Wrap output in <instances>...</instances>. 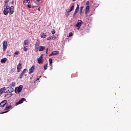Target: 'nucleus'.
<instances>
[{"label": "nucleus", "mask_w": 131, "mask_h": 131, "mask_svg": "<svg viewBox=\"0 0 131 131\" xmlns=\"http://www.w3.org/2000/svg\"><path fill=\"white\" fill-rule=\"evenodd\" d=\"M23 89V85H20L18 87H17L15 89V93L16 94H19L22 92V89Z\"/></svg>", "instance_id": "f257e3e1"}, {"label": "nucleus", "mask_w": 131, "mask_h": 131, "mask_svg": "<svg viewBox=\"0 0 131 131\" xmlns=\"http://www.w3.org/2000/svg\"><path fill=\"white\" fill-rule=\"evenodd\" d=\"M12 105H11V103H7L5 108L4 110H6V111L4 112L3 113H7V112H9L10 109H11Z\"/></svg>", "instance_id": "f03ea898"}, {"label": "nucleus", "mask_w": 131, "mask_h": 131, "mask_svg": "<svg viewBox=\"0 0 131 131\" xmlns=\"http://www.w3.org/2000/svg\"><path fill=\"white\" fill-rule=\"evenodd\" d=\"M38 64H42L43 63V54H41L39 58L37 59Z\"/></svg>", "instance_id": "7ed1b4c3"}, {"label": "nucleus", "mask_w": 131, "mask_h": 131, "mask_svg": "<svg viewBox=\"0 0 131 131\" xmlns=\"http://www.w3.org/2000/svg\"><path fill=\"white\" fill-rule=\"evenodd\" d=\"M7 48H8V42L7 41L4 40L3 42V51H6L7 50Z\"/></svg>", "instance_id": "20e7f679"}, {"label": "nucleus", "mask_w": 131, "mask_h": 131, "mask_svg": "<svg viewBox=\"0 0 131 131\" xmlns=\"http://www.w3.org/2000/svg\"><path fill=\"white\" fill-rule=\"evenodd\" d=\"M6 8L4 9L3 13L4 15H7L9 14V12H10V6H5Z\"/></svg>", "instance_id": "39448f33"}, {"label": "nucleus", "mask_w": 131, "mask_h": 131, "mask_svg": "<svg viewBox=\"0 0 131 131\" xmlns=\"http://www.w3.org/2000/svg\"><path fill=\"white\" fill-rule=\"evenodd\" d=\"M81 25H82V21H81V20H78L75 26L76 27H77L79 29L80 28V27H81Z\"/></svg>", "instance_id": "423d86ee"}, {"label": "nucleus", "mask_w": 131, "mask_h": 131, "mask_svg": "<svg viewBox=\"0 0 131 131\" xmlns=\"http://www.w3.org/2000/svg\"><path fill=\"white\" fill-rule=\"evenodd\" d=\"M39 45H40V43L39 41L37 40L35 44V49L36 51H38V47H39Z\"/></svg>", "instance_id": "0eeeda50"}, {"label": "nucleus", "mask_w": 131, "mask_h": 131, "mask_svg": "<svg viewBox=\"0 0 131 131\" xmlns=\"http://www.w3.org/2000/svg\"><path fill=\"white\" fill-rule=\"evenodd\" d=\"M24 101H26V99L24 98L21 99V100H19L16 103L15 105L17 106L19 105V104H22Z\"/></svg>", "instance_id": "6e6552de"}, {"label": "nucleus", "mask_w": 131, "mask_h": 131, "mask_svg": "<svg viewBox=\"0 0 131 131\" xmlns=\"http://www.w3.org/2000/svg\"><path fill=\"white\" fill-rule=\"evenodd\" d=\"M35 68V66L33 65L29 70V74H31V73H33L34 72V69Z\"/></svg>", "instance_id": "1a4fd4ad"}, {"label": "nucleus", "mask_w": 131, "mask_h": 131, "mask_svg": "<svg viewBox=\"0 0 131 131\" xmlns=\"http://www.w3.org/2000/svg\"><path fill=\"white\" fill-rule=\"evenodd\" d=\"M59 53L58 51H53L50 55L49 56L51 57V56H55L56 55H59Z\"/></svg>", "instance_id": "9d476101"}, {"label": "nucleus", "mask_w": 131, "mask_h": 131, "mask_svg": "<svg viewBox=\"0 0 131 131\" xmlns=\"http://www.w3.org/2000/svg\"><path fill=\"white\" fill-rule=\"evenodd\" d=\"M21 69H22V64H21V63H19L17 67V72H20Z\"/></svg>", "instance_id": "9b49d317"}, {"label": "nucleus", "mask_w": 131, "mask_h": 131, "mask_svg": "<svg viewBox=\"0 0 131 131\" xmlns=\"http://www.w3.org/2000/svg\"><path fill=\"white\" fill-rule=\"evenodd\" d=\"M7 103H8V101L3 100L0 103V107H4L5 105H6Z\"/></svg>", "instance_id": "f8f14e48"}, {"label": "nucleus", "mask_w": 131, "mask_h": 131, "mask_svg": "<svg viewBox=\"0 0 131 131\" xmlns=\"http://www.w3.org/2000/svg\"><path fill=\"white\" fill-rule=\"evenodd\" d=\"M70 10H67V13H70V12H72L74 10V4L72 6L70 7Z\"/></svg>", "instance_id": "ddd939ff"}, {"label": "nucleus", "mask_w": 131, "mask_h": 131, "mask_svg": "<svg viewBox=\"0 0 131 131\" xmlns=\"http://www.w3.org/2000/svg\"><path fill=\"white\" fill-rule=\"evenodd\" d=\"M38 50L39 51V52H41L43 51V50H46V47L45 46H39L38 48Z\"/></svg>", "instance_id": "4468645a"}, {"label": "nucleus", "mask_w": 131, "mask_h": 131, "mask_svg": "<svg viewBox=\"0 0 131 131\" xmlns=\"http://www.w3.org/2000/svg\"><path fill=\"white\" fill-rule=\"evenodd\" d=\"M6 91V87L2 88L0 89V96L4 94V92Z\"/></svg>", "instance_id": "2eb2a0df"}, {"label": "nucleus", "mask_w": 131, "mask_h": 131, "mask_svg": "<svg viewBox=\"0 0 131 131\" xmlns=\"http://www.w3.org/2000/svg\"><path fill=\"white\" fill-rule=\"evenodd\" d=\"M40 37L41 38H46L47 37V34L46 33H41Z\"/></svg>", "instance_id": "dca6fc26"}, {"label": "nucleus", "mask_w": 131, "mask_h": 131, "mask_svg": "<svg viewBox=\"0 0 131 131\" xmlns=\"http://www.w3.org/2000/svg\"><path fill=\"white\" fill-rule=\"evenodd\" d=\"M79 11V9H75V12H74V14H73V17L74 18L75 17L77 13H78Z\"/></svg>", "instance_id": "f3484780"}, {"label": "nucleus", "mask_w": 131, "mask_h": 131, "mask_svg": "<svg viewBox=\"0 0 131 131\" xmlns=\"http://www.w3.org/2000/svg\"><path fill=\"white\" fill-rule=\"evenodd\" d=\"M27 48H28V45H25L24 44V51L25 52H27V50H28Z\"/></svg>", "instance_id": "a211bd4d"}, {"label": "nucleus", "mask_w": 131, "mask_h": 131, "mask_svg": "<svg viewBox=\"0 0 131 131\" xmlns=\"http://www.w3.org/2000/svg\"><path fill=\"white\" fill-rule=\"evenodd\" d=\"M89 11H90V6H86L85 11V14H88V13H89Z\"/></svg>", "instance_id": "6ab92c4d"}, {"label": "nucleus", "mask_w": 131, "mask_h": 131, "mask_svg": "<svg viewBox=\"0 0 131 131\" xmlns=\"http://www.w3.org/2000/svg\"><path fill=\"white\" fill-rule=\"evenodd\" d=\"M24 45H25L26 46H29V40H25Z\"/></svg>", "instance_id": "aec40b11"}, {"label": "nucleus", "mask_w": 131, "mask_h": 131, "mask_svg": "<svg viewBox=\"0 0 131 131\" xmlns=\"http://www.w3.org/2000/svg\"><path fill=\"white\" fill-rule=\"evenodd\" d=\"M9 0H5L4 1V3H5V4H4V7H7V6H8V3H9Z\"/></svg>", "instance_id": "412c9836"}, {"label": "nucleus", "mask_w": 131, "mask_h": 131, "mask_svg": "<svg viewBox=\"0 0 131 131\" xmlns=\"http://www.w3.org/2000/svg\"><path fill=\"white\" fill-rule=\"evenodd\" d=\"M12 97V94H7L5 95V98L7 99H9V98H11Z\"/></svg>", "instance_id": "4be33fe9"}, {"label": "nucleus", "mask_w": 131, "mask_h": 131, "mask_svg": "<svg viewBox=\"0 0 131 131\" xmlns=\"http://www.w3.org/2000/svg\"><path fill=\"white\" fill-rule=\"evenodd\" d=\"M1 63H6L7 62V58H4L1 60Z\"/></svg>", "instance_id": "5701e85b"}, {"label": "nucleus", "mask_w": 131, "mask_h": 131, "mask_svg": "<svg viewBox=\"0 0 131 131\" xmlns=\"http://www.w3.org/2000/svg\"><path fill=\"white\" fill-rule=\"evenodd\" d=\"M56 38H58V36L57 35L52 36V39H53V40H55V39H56Z\"/></svg>", "instance_id": "b1692460"}, {"label": "nucleus", "mask_w": 131, "mask_h": 131, "mask_svg": "<svg viewBox=\"0 0 131 131\" xmlns=\"http://www.w3.org/2000/svg\"><path fill=\"white\" fill-rule=\"evenodd\" d=\"M25 74H23V73H21L20 74V75H19V79H22V78H23V77L24 76Z\"/></svg>", "instance_id": "393cba45"}, {"label": "nucleus", "mask_w": 131, "mask_h": 131, "mask_svg": "<svg viewBox=\"0 0 131 131\" xmlns=\"http://www.w3.org/2000/svg\"><path fill=\"white\" fill-rule=\"evenodd\" d=\"M43 68L44 70H47L48 69V63L44 66Z\"/></svg>", "instance_id": "a878e982"}, {"label": "nucleus", "mask_w": 131, "mask_h": 131, "mask_svg": "<svg viewBox=\"0 0 131 131\" xmlns=\"http://www.w3.org/2000/svg\"><path fill=\"white\" fill-rule=\"evenodd\" d=\"M49 63L50 64H51L52 65V64H53V59L52 58H49Z\"/></svg>", "instance_id": "bb28decb"}, {"label": "nucleus", "mask_w": 131, "mask_h": 131, "mask_svg": "<svg viewBox=\"0 0 131 131\" xmlns=\"http://www.w3.org/2000/svg\"><path fill=\"white\" fill-rule=\"evenodd\" d=\"M9 14L10 15H13L14 14V10H9Z\"/></svg>", "instance_id": "cd10ccee"}, {"label": "nucleus", "mask_w": 131, "mask_h": 131, "mask_svg": "<svg viewBox=\"0 0 131 131\" xmlns=\"http://www.w3.org/2000/svg\"><path fill=\"white\" fill-rule=\"evenodd\" d=\"M85 5L86 7L90 6V1H86Z\"/></svg>", "instance_id": "c85d7f7f"}, {"label": "nucleus", "mask_w": 131, "mask_h": 131, "mask_svg": "<svg viewBox=\"0 0 131 131\" xmlns=\"http://www.w3.org/2000/svg\"><path fill=\"white\" fill-rule=\"evenodd\" d=\"M73 36V33H72V32H70L69 34V36H68V37H71V36Z\"/></svg>", "instance_id": "c756f323"}, {"label": "nucleus", "mask_w": 131, "mask_h": 131, "mask_svg": "<svg viewBox=\"0 0 131 131\" xmlns=\"http://www.w3.org/2000/svg\"><path fill=\"white\" fill-rule=\"evenodd\" d=\"M10 10L14 11V10H15V7L14 6H11Z\"/></svg>", "instance_id": "7c9ffc66"}, {"label": "nucleus", "mask_w": 131, "mask_h": 131, "mask_svg": "<svg viewBox=\"0 0 131 131\" xmlns=\"http://www.w3.org/2000/svg\"><path fill=\"white\" fill-rule=\"evenodd\" d=\"M51 32L52 34H55L56 33V31L55 30V29H52Z\"/></svg>", "instance_id": "2f4dec72"}, {"label": "nucleus", "mask_w": 131, "mask_h": 131, "mask_svg": "<svg viewBox=\"0 0 131 131\" xmlns=\"http://www.w3.org/2000/svg\"><path fill=\"white\" fill-rule=\"evenodd\" d=\"M27 71V69H25L21 73H23L24 74H25V73Z\"/></svg>", "instance_id": "473e14b6"}, {"label": "nucleus", "mask_w": 131, "mask_h": 131, "mask_svg": "<svg viewBox=\"0 0 131 131\" xmlns=\"http://www.w3.org/2000/svg\"><path fill=\"white\" fill-rule=\"evenodd\" d=\"M19 51H16L15 53H14V55H19Z\"/></svg>", "instance_id": "72a5a7b5"}, {"label": "nucleus", "mask_w": 131, "mask_h": 131, "mask_svg": "<svg viewBox=\"0 0 131 131\" xmlns=\"http://www.w3.org/2000/svg\"><path fill=\"white\" fill-rule=\"evenodd\" d=\"M7 56H11V53H10L9 51H7Z\"/></svg>", "instance_id": "f704fd0d"}, {"label": "nucleus", "mask_w": 131, "mask_h": 131, "mask_svg": "<svg viewBox=\"0 0 131 131\" xmlns=\"http://www.w3.org/2000/svg\"><path fill=\"white\" fill-rule=\"evenodd\" d=\"M15 82H13L11 84V86L14 87L15 86Z\"/></svg>", "instance_id": "c9c22d12"}, {"label": "nucleus", "mask_w": 131, "mask_h": 131, "mask_svg": "<svg viewBox=\"0 0 131 131\" xmlns=\"http://www.w3.org/2000/svg\"><path fill=\"white\" fill-rule=\"evenodd\" d=\"M76 9H78V10H79V5L77 4V7H76Z\"/></svg>", "instance_id": "e433bc0d"}, {"label": "nucleus", "mask_w": 131, "mask_h": 131, "mask_svg": "<svg viewBox=\"0 0 131 131\" xmlns=\"http://www.w3.org/2000/svg\"><path fill=\"white\" fill-rule=\"evenodd\" d=\"M28 8H29V9H31V5L29 4V5H28Z\"/></svg>", "instance_id": "4c0bfd02"}, {"label": "nucleus", "mask_w": 131, "mask_h": 131, "mask_svg": "<svg viewBox=\"0 0 131 131\" xmlns=\"http://www.w3.org/2000/svg\"><path fill=\"white\" fill-rule=\"evenodd\" d=\"M83 8H84L83 6H81V7H80V11H82V10H83Z\"/></svg>", "instance_id": "58836bf2"}, {"label": "nucleus", "mask_w": 131, "mask_h": 131, "mask_svg": "<svg viewBox=\"0 0 131 131\" xmlns=\"http://www.w3.org/2000/svg\"><path fill=\"white\" fill-rule=\"evenodd\" d=\"M80 15H82V14H83V12H82L81 10H80Z\"/></svg>", "instance_id": "ea45409f"}, {"label": "nucleus", "mask_w": 131, "mask_h": 131, "mask_svg": "<svg viewBox=\"0 0 131 131\" xmlns=\"http://www.w3.org/2000/svg\"><path fill=\"white\" fill-rule=\"evenodd\" d=\"M52 39V38L49 37L47 38V40H51Z\"/></svg>", "instance_id": "a19ab883"}, {"label": "nucleus", "mask_w": 131, "mask_h": 131, "mask_svg": "<svg viewBox=\"0 0 131 131\" xmlns=\"http://www.w3.org/2000/svg\"><path fill=\"white\" fill-rule=\"evenodd\" d=\"M48 52H49V48L46 49V54H48Z\"/></svg>", "instance_id": "79ce46f5"}, {"label": "nucleus", "mask_w": 131, "mask_h": 131, "mask_svg": "<svg viewBox=\"0 0 131 131\" xmlns=\"http://www.w3.org/2000/svg\"><path fill=\"white\" fill-rule=\"evenodd\" d=\"M15 2H14V1H12V2H11V3H12V5H14V3Z\"/></svg>", "instance_id": "37998d69"}, {"label": "nucleus", "mask_w": 131, "mask_h": 131, "mask_svg": "<svg viewBox=\"0 0 131 131\" xmlns=\"http://www.w3.org/2000/svg\"><path fill=\"white\" fill-rule=\"evenodd\" d=\"M26 0H25V1H23V4H24V5H25V3H26V1H25Z\"/></svg>", "instance_id": "c03bdc74"}, {"label": "nucleus", "mask_w": 131, "mask_h": 131, "mask_svg": "<svg viewBox=\"0 0 131 131\" xmlns=\"http://www.w3.org/2000/svg\"><path fill=\"white\" fill-rule=\"evenodd\" d=\"M38 11L39 12L40 11V8H38Z\"/></svg>", "instance_id": "a18cd8bd"}, {"label": "nucleus", "mask_w": 131, "mask_h": 131, "mask_svg": "<svg viewBox=\"0 0 131 131\" xmlns=\"http://www.w3.org/2000/svg\"><path fill=\"white\" fill-rule=\"evenodd\" d=\"M38 3H39L40 2V0H36Z\"/></svg>", "instance_id": "49530a36"}, {"label": "nucleus", "mask_w": 131, "mask_h": 131, "mask_svg": "<svg viewBox=\"0 0 131 131\" xmlns=\"http://www.w3.org/2000/svg\"><path fill=\"white\" fill-rule=\"evenodd\" d=\"M10 90H11V91H13V88H10Z\"/></svg>", "instance_id": "de8ad7c7"}, {"label": "nucleus", "mask_w": 131, "mask_h": 131, "mask_svg": "<svg viewBox=\"0 0 131 131\" xmlns=\"http://www.w3.org/2000/svg\"><path fill=\"white\" fill-rule=\"evenodd\" d=\"M75 1H76V0H73V2H75Z\"/></svg>", "instance_id": "09e8293b"}, {"label": "nucleus", "mask_w": 131, "mask_h": 131, "mask_svg": "<svg viewBox=\"0 0 131 131\" xmlns=\"http://www.w3.org/2000/svg\"><path fill=\"white\" fill-rule=\"evenodd\" d=\"M37 80H39V78H38V79H37Z\"/></svg>", "instance_id": "8fccbe9b"}]
</instances>
